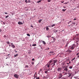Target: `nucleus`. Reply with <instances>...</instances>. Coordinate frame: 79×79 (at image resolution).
Masks as SVG:
<instances>
[{
	"mask_svg": "<svg viewBox=\"0 0 79 79\" xmlns=\"http://www.w3.org/2000/svg\"><path fill=\"white\" fill-rule=\"evenodd\" d=\"M5 14H6V15L8 14V13L7 12H4Z\"/></svg>",
	"mask_w": 79,
	"mask_h": 79,
	"instance_id": "obj_44",
	"label": "nucleus"
},
{
	"mask_svg": "<svg viewBox=\"0 0 79 79\" xmlns=\"http://www.w3.org/2000/svg\"><path fill=\"white\" fill-rule=\"evenodd\" d=\"M27 36H29V37H30V34H27Z\"/></svg>",
	"mask_w": 79,
	"mask_h": 79,
	"instance_id": "obj_32",
	"label": "nucleus"
},
{
	"mask_svg": "<svg viewBox=\"0 0 79 79\" xmlns=\"http://www.w3.org/2000/svg\"><path fill=\"white\" fill-rule=\"evenodd\" d=\"M35 60V59H34V58H33L32 59V61H34Z\"/></svg>",
	"mask_w": 79,
	"mask_h": 79,
	"instance_id": "obj_42",
	"label": "nucleus"
},
{
	"mask_svg": "<svg viewBox=\"0 0 79 79\" xmlns=\"http://www.w3.org/2000/svg\"><path fill=\"white\" fill-rule=\"evenodd\" d=\"M50 1H51V0H48V2H50Z\"/></svg>",
	"mask_w": 79,
	"mask_h": 79,
	"instance_id": "obj_41",
	"label": "nucleus"
},
{
	"mask_svg": "<svg viewBox=\"0 0 79 79\" xmlns=\"http://www.w3.org/2000/svg\"><path fill=\"white\" fill-rule=\"evenodd\" d=\"M69 77H70V76H72V73H69Z\"/></svg>",
	"mask_w": 79,
	"mask_h": 79,
	"instance_id": "obj_25",
	"label": "nucleus"
},
{
	"mask_svg": "<svg viewBox=\"0 0 79 79\" xmlns=\"http://www.w3.org/2000/svg\"><path fill=\"white\" fill-rule=\"evenodd\" d=\"M15 52H18V51H16V50H15Z\"/></svg>",
	"mask_w": 79,
	"mask_h": 79,
	"instance_id": "obj_54",
	"label": "nucleus"
},
{
	"mask_svg": "<svg viewBox=\"0 0 79 79\" xmlns=\"http://www.w3.org/2000/svg\"><path fill=\"white\" fill-rule=\"evenodd\" d=\"M6 43H7V44H10V42L9 41H7Z\"/></svg>",
	"mask_w": 79,
	"mask_h": 79,
	"instance_id": "obj_26",
	"label": "nucleus"
},
{
	"mask_svg": "<svg viewBox=\"0 0 79 79\" xmlns=\"http://www.w3.org/2000/svg\"><path fill=\"white\" fill-rule=\"evenodd\" d=\"M2 32V29H0V32Z\"/></svg>",
	"mask_w": 79,
	"mask_h": 79,
	"instance_id": "obj_53",
	"label": "nucleus"
},
{
	"mask_svg": "<svg viewBox=\"0 0 79 79\" xmlns=\"http://www.w3.org/2000/svg\"><path fill=\"white\" fill-rule=\"evenodd\" d=\"M35 76V74H34V78H35V77H37Z\"/></svg>",
	"mask_w": 79,
	"mask_h": 79,
	"instance_id": "obj_36",
	"label": "nucleus"
},
{
	"mask_svg": "<svg viewBox=\"0 0 79 79\" xmlns=\"http://www.w3.org/2000/svg\"><path fill=\"white\" fill-rule=\"evenodd\" d=\"M68 44H69V43L68 42H67V44H66V45H65V47H68Z\"/></svg>",
	"mask_w": 79,
	"mask_h": 79,
	"instance_id": "obj_15",
	"label": "nucleus"
},
{
	"mask_svg": "<svg viewBox=\"0 0 79 79\" xmlns=\"http://www.w3.org/2000/svg\"><path fill=\"white\" fill-rule=\"evenodd\" d=\"M65 73L64 74H67V73Z\"/></svg>",
	"mask_w": 79,
	"mask_h": 79,
	"instance_id": "obj_52",
	"label": "nucleus"
},
{
	"mask_svg": "<svg viewBox=\"0 0 79 79\" xmlns=\"http://www.w3.org/2000/svg\"><path fill=\"white\" fill-rule=\"evenodd\" d=\"M62 69L61 68H58L57 69L58 71H61V70Z\"/></svg>",
	"mask_w": 79,
	"mask_h": 79,
	"instance_id": "obj_7",
	"label": "nucleus"
},
{
	"mask_svg": "<svg viewBox=\"0 0 79 79\" xmlns=\"http://www.w3.org/2000/svg\"><path fill=\"white\" fill-rule=\"evenodd\" d=\"M67 64H68V65L69 64V63H67Z\"/></svg>",
	"mask_w": 79,
	"mask_h": 79,
	"instance_id": "obj_55",
	"label": "nucleus"
},
{
	"mask_svg": "<svg viewBox=\"0 0 79 79\" xmlns=\"http://www.w3.org/2000/svg\"><path fill=\"white\" fill-rule=\"evenodd\" d=\"M14 76L15 77L17 78V79H18V78H19V75L15 74L14 75Z\"/></svg>",
	"mask_w": 79,
	"mask_h": 79,
	"instance_id": "obj_5",
	"label": "nucleus"
},
{
	"mask_svg": "<svg viewBox=\"0 0 79 79\" xmlns=\"http://www.w3.org/2000/svg\"><path fill=\"white\" fill-rule=\"evenodd\" d=\"M31 64L32 65H34V62H31Z\"/></svg>",
	"mask_w": 79,
	"mask_h": 79,
	"instance_id": "obj_30",
	"label": "nucleus"
},
{
	"mask_svg": "<svg viewBox=\"0 0 79 79\" xmlns=\"http://www.w3.org/2000/svg\"><path fill=\"white\" fill-rule=\"evenodd\" d=\"M25 2H26V3H27V2H28L27 1V0H26L25 1Z\"/></svg>",
	"mask_w": 79,
	"mask_h": 79,
	"instance_id": "obj_35",
	"label": "nucleus"
},
{
	"mask_svg": "<svg viewBox=\"0 0 79 79\" xmlns=\"http://www.w3.org/2000/svg\"><path fill=\"white\" fill-rule=\"evenodd\" d=\"M11 47H12V48H15V46L14 44L11 45Z\"/></svg>",
	"mask_w": 79,
	"mask_h": 79,
	"instance_id": "obj_16",
	"label": "nucleus"
},
{
	"mask_svg": "<svg viewBox=\"0 0 79 79\" xmlns=\"http://www.w3.org/2000/svg\"><path fill=\"white\" fill-rule=\"evenodd\" d=\"M36 45H37V44H33V45H32V46L33 47H35V46H36Z\"/></svg>",
	"mask_w": 79,
	"mask_h": 79,
	"instance_id": "obj_18",
	"label": "nucleus"
},
{
	"mask_svg": "<svg viewBox=\"0 0 79 79\" xmlns=\"http://www.w3.org/2000/svg\"><path fill=\"white\" fill-rule=\"evenodd\" d=\"M62 41L64 42V40H63Z\"/></svg>",
	"mask_w": 79,
	"mask_h": 79,
	"instance_id": "obj_47",
	"label": "nucleus"
},
{
	"mask_svg": "<svg viewBox=\"0 0 79 79\" xmlns=\"http://www.w3.org/2000/svg\"><path fill=\"white\" fill-rule=\"evenodd\" d=\"M61 2L62 3H63L64 2V1H63V2L61 1Z\"/></svg>",
	"mask_w": 79,
	"mask_h": 79,
	"instance_id": "obj_56",
	"label": "nucleus"
},
{
	"mask_svg": "<svg viewBox=\"0 0 79 79\" xmlns=\"http://www.w3.org/2000/svg\"><path fill=\"white\" fill-rule=\"evenodd\" d=\"M64 4H68V2H65Z\"/></svg>",
	"mask_w": 79,
	"mask_h": 79,
	"instance_id": "obj_49",
	"label": "nucleus"
},
{
	"mask_svg": "<svg viewBox=\"0 0 79 79\" xmlns=\"http://www.w3.org/2000/svg\"><path fill=\"white\" fill-rule=\"evenodd\" d=\"M63 8H66V7L63 6Z\"/></svg>",
	"mask_w": 79,
	"mask_h": 79,
	"instance_id": "obj_50",
	"label": "nucleus"
},
{
	"mask_svg": "<svg viewBox=\"0 0 79 79\" xmlns=\"http://www.w3.org/2000/svg\"><path fill=\"white\" fill-rule=\"evenodd\" d=\"M75 60V58H74L73 59L71 60L72 61H73V60Z\"/></svg>",
	"mask_w": 79,
	"mask_h": 79,
	"instance_id": "obj_40",
	"label": "nucleus"
},
{
	"mask_svg": "<svg viewBox=\"0 0 79 79\" xmlns=\"http://www.w3.org/2000/svg\"><path fill=\"white\" fill-rule=\"evenodd\" d=\"M28 67H29L28 65H26V66H25V68H28Z\"/></svg>",
	"mask_w": 79,
	"mask_h": 79,
	"instance_id": "obj_27",
	"label": "nucleus"
},
{
	"mask_svg": "<svg viewBox=\"0 0 79 79\" xmlns=\"http://www.w3.org/2000/svg\"><path fill=\"white\" fill-rule=\"evenodd\" d=\"M41 41H42V43H43L44 45H46V43L45 41L42 40Z\"/></svg>",
	"mask_w": 79,
	"mask_h": 79,
	"instance_id": "obj_9",
	"label": "nucleus"
},
{
	"mask_svg": "<svg viewBox=\"0 0 79 79\" xmlns=\"http://www.w3.org/2000/svg\"><path fill=\"white\" fill-rule=\"evenodd\" d=\"M50 53H51L52 55H54V54H55V53H54V52H51L49 53V54H50Z\"/></svg>",
	"mask_w": 79,
	"mask_h": 79,
	"instance_id": "obj_8",
	"label": "nucleus"
},
{
	"mask_svg": "<svg viewBox=\"0 0 79 79\" xmlns=\"http://www.w3.org/2000/svg\"><path fill=\"white\" fill-rule=\"evenodd\" d=\"M18 56V54H16V55H14V57H16V56Z\"/></svg>",
	"mask_w": 79,
	"mask_h": 79,
	"instance_id": "obj_19",
	"label": "nucleus"
},
{
	"mask_svg": "<svg viewBox=\"0 0 79 79\" xmlns=\"http://www.w3.org/2000/svg\"><path fill=\"white\" fill-rule=\"evenodd\" d=\"M36 79H40V77H38L37 78H36Z\"/></svg>",
	"mask_w": 79,
	"mask_h": 79,
	"instance_id": "obj_46",
	"label": "nucleus"
},
{
	"mask_svg": "<svg viewBox=\"0 0 79 79\" xmlns=\"http://www.w3.org/2000/svg\"><path fill=\"white\" fill-rule=\"evenodd\" d=\"M64 70L66 72H67V71H68V68H65L64 69Z\"/></svg>",
	"mask_w": 79,
	"mask_h": 79,
	"instance_id": "obj_11",
	"label": "nucleus"
},
{
	"mask_svg": "<svg viewBox=\"0 0 79 79\" xmlns=\"http://www.w3.org/2000/svg\"><path fill=\"white\" fill-rule=\"evenodd\" d=\"M73 52V51H71L70 50H69V53H71V52Z\"/></svg>",
	"mask_w": 79,
	"mask_h": 79,
	"instance_id": "obj_29",
	"label": "nucleus"
},
{
	"mask_svg": "<svg viewBox=\"0 0 79 79\" xmlns=\"http://www.w3.org/2000/svg\"><path fill=\"white\" fill-rule=\"evenodd\" d=\"M31 27H33V26H31Z\"/></svg>",
	"mask_w": 79,
	"mask_h": 79,
	"instance_id": "obj_59",
	"label": "nucleus"
},
{
	"mask_svg": "<svg viewBox=\"0 0 79 79\" xmlns=\"http://www.w3.org/2000/svg\"><path fill=\"white\" fill-rule=\"evenodd\" d=\"M63 77V75H62V74L61 73H60L58 76V77L59 79H61V77Z\"/></svg>",
	"mask_w": 79,
	"mask_h": 79,
	"instance_id": "obj_4",
	"label": "nucleus"
},
{
	"mask_svg": "<svg viewBox=\"0 0 79 79\" xmlns=\"http://www.w3.org/2000/svg\"><path fill=\"white\" fill-rule=\"evenodd\" d=\"M71 21H70L68 23V24H69L70 23H71Z\"/></svg>",
	"mask_w": 79,
	"mask_h": 79,
	"instance_id": "obj_43",
	"label": "nucleus"
},
{
	"mask_svg": "<svg viewBox=\"0 0 79 79\" xmlns=\"http://www.w3.org/2000/svg\"><path fill=\"white\" fill-rule=\"evenodd\" d=\"M18 23L19 24H23V23H22L21 22H19Z\"/></svg>",
	"mask_w": 79,
	"mask_h": 79,
	"instance_id": "obj_13",
	"label": "nucleus"
},
{
	"mask_svg": "<svg viewBox=\"0 0 79 79\" xmlns=\"http://www.w3.org/2000/svg\"><path fill=\"white\" fill-rule=\"evenodd\" d=\"M73 24V25H75V24H76V23H75V22H73V23H72Z\"/></svg>",
	"mask_w": 79,
	"mask_h": 79,
	"instance_id": "obj_37",
	"label": "nucleus"
},
{
	"mask_svg": "<svg viewBox=\"0 0 79 79\" xmlns=\"http://www.w3.org/2000/svg\"><path fill=\"white\" fill-rule=\"evenodd\" d=\"M6 35H4V38H5L6 37Z\"/></svg>",
	"mask_w": 79,
	"mask_h": 79,
	"instance_id": "obj_48",
	"label": "nucleus"
},
{
	"mask_svg": "<svg viewBox=\"0 0 79 79\" xmlns=\"http://www.w3.org/2000/svg\"><path fill=\"white\" fill-rule=\"evenodd\" d=\"M79 52H78L77 54H76V56H78V55H79Z\"/></svg>",
	"mask_w": 79,
	"mask_h": 79,
	"instance_id": "obj_34",
	"label": "nucleus"
},
{
	"mask_svg": "<svg viewBox=\"0 0 79 79\" xmlns=\"http://www.w3.org/2000/svg\"><path fill=\"white\" fill-rule=\"evenodd\" d=\"M51 64V63H50V61H49V62L48 63L47 65H46V66H47V68H49L50 67V65Z\"/></svg>",
	"mask_w": 79,
	"mask_h": 79,
	"instance_id": "obj_3",
	"label": "nucleus"
},
{
	"mask_svg": "<svg viewBox=\"0 0 79 79\" xmlns=\"http://www.w3.org/2000/svg\"><path fill=\"white\" fill-rule=\"evenodd\" d=\"M79 57V55L77 57V58H78Z\"/></svg>",
	"mask_w": 79,
	"mask_h": 79,
	"instance_id": "obj_60",
	"label": "nucleus"
},
{
	"mask_svg": "<svg viewBox=\"0 0 79 79\" xmlns=\"http://www.w3.org/2000/svg\"><path fill=\"white\" fill-rule=\"evenodd\" d=\"M8 17H9V15H7V16H6L5 17V18H8Z\"/></svg>",
	"mask_w": 79,
	"mask_h": 79,
	"instance_id": "obj_31",
	"label": "nucleus"
},
{
	"mask_svg": "<svg viewBox=\"0 0 79 79\" xmlns=\"http://www.w3.org/2000/svg\"><path fill=\"white\" fill-rule=\"evenodd\" d=\"M56 62H58V60H50V63H51V65H52V68H54V66H55V63H56Z\"/></svg>",
	"mask_w": 79,
	"mask_h": 79,
	"instance_id": "obj_1",
	"label": "nucleus"
},
{
	"mask_svg": "<svg viewBox=\"0 0 79 79\" xmlns=\"http://www.w3.org/2000/svg\"><path fill=\"white\" fill-rule=\"evenodd\" d=\"M7 58H8V57H6V59H7Z\"/></svg>",
	"mask_w": 79,
	"mask_h": 79,
	"instance_id": "obj_61",
	"label": "nucleus"
},
{
	"mask_svg": "<svg viewBox=\"0 0 79 79\" xmlns=\"http://www.w3.org/2000/svg\"><path fill=\"white\" fill-rule=\"evenodd\" d=\"M10 44H11V45H13V43H10Z\"/></svg>",
	"mask_w": 79,
	"mask_h": 79,
	"instance_id": "obj_51",
	"label": "nucleus"
},
{
	"mask_svg": "<svg viewBox=\"0 0 79 79\" xmlns=\"http://www.w3.org/2000/svg\"><path fill=\"white\" fill-rule=\"evenodd\" d=\"M76 6H77L76 8H79V4L76 5Z\"/></svg>",
	"mask_w": 79,
	"mask_h": 79,
	"instance_id": "obj_12",
	"label": "nucleus"
},
{
	"mask_svg": "<svg viewBox=\"0 0 79 79\" xmlns=\"http://www.w3.org/2000/svg\"><path fill=\"white\" fill-rule=\"evenodd\" d=\"M66 9H62V11L64 12V11H66Z\"/></svg>",
	"mask_w": 79,
	"mask_h": 79,
	"instance_id": "obj_24",
	"label": "nucleus"
},
{
	"mask_svg": "<svg viewBox=\"0 0 79 79\" xmlns=\"http://www.w3.org/2000/svg\"><path fill=\"white\" fill-rule=\"evenodd\" d=\"M37 2L38 3H40V2H41V1H38Z\"/></svg>",
	"mask_w": 79,
	"mask_h": 79,
	"instance_id": "obj_33",
	"label": "nucleus"
},
{
	"mask_svg": "<svg viewBox=\"0 0 79 79\" xmlns=\"http://www.w3.org/2000/svg\"><path fill=\"white\" fill-rule=\"evenodd\" d=\"M9 46H10H10H11V45H10V44L9 45Z\"/></svg>",
	"mask_w": 79,
	"mask_h": 79,
	"instance_id": "obj_62",
	"label": "nucleus"
},
{
	"mask_svg": "<svg viewBox=\"0 0 79 79\" xmlns=\"http://www.w3.org/2000/svg\"><path fill=\"white\" fill-rule=\"evenodd\" d=\"M39 47H41V49H42V47L41 46L39 45Z\"/></svg>",
	"mask_w": 79,
	"mask_h": 79,
	"instance_id": "obj_39",
	"label": "nucleus"
},
{
	"mask_svg": "<svg viewBox=\"0 0 79 79\" xmlns=\"http://www.w3.org/2000/svg\"><path fill=\"white\" fill-rule=\"evenodd\" d=\"M43 78L44 79H46V77L45 76H44V77H43Z\"/></svg>",
	"mask_w": 79,
	"mask_h": 79,
	"instance_id": "obj_45",
	"label": "nucleus"
},
{
	"mask_svg": "<svg viewBox=\"0 0 79 79\" xmlns=\"http://www.w3.org/2000/svg\"><path fill=\"white\" fill-rule=\"evenodd\" d=\"M2 24H4V25H5V22H3V23H2Z\"/></svg>",
	"mask_w": 79,
	"mask_h": 79,
	"instance_id": "obj_38",
	"label": "nucleus"
},
{
	"mask_svg": "<svg viewBox=\"0 0 79 79\" xmlns=\"http://www.w3.org/2000/svg\"><path fill=\"white\" fill-rule=\"evenodd\" d=\"M41 21H42V19H40L39 21L38 22L40 23H41Z\"/></svg>",
	"mask_w": 79,
	"mask_h": 79,
	"instance_id": "obj_23",
	"label": "nucleus"
},
{
	"mask_svg": "<svg viewBox=\"0 0 79 79\" xmlns=\"http://www.w3.org/2000/svg\"><path fill=\"white\" fill-rule=\"evenodd\" d=\"M69 69H72V68H73V66H70L69 67Z\"/></svg>",
	"mask_w": 79,
	"mask_h": 79,
	"instance_id": "obj_22",
	"label": "nucleus"
},
{
	"mask_svg": "<svg viewBox=\"0 0 79 79\" xmlns=\"http://www.w3.org/2000/svg\"><path fill=\"white\" fill-rule=\"evenodd\" d=\"M52 42L53 43V42H55V38H54L53 37H52Z\"/></svg>",
	"mask_w": 79,
	"mask_h": 79,
	"instance_id": "obj_6",
	"label": "nucleus"
},
{
	"mask_svg": "<svg viewBox=\"0 0 79 79\" xmlns=\"http://www.w3.org/2000/svg\"><path fill=\"white\" fill-rule=\"evenodd\" d=\"M66 79V78H64V79Z\"/></svg>",
	"mask_w": 79,
	"mask_h": 79,
	"instance_id": "obj_64",
	"label": "nucleus"
},
{
	"mask_svg": "<svg viewBox=\"0 0 79 79\" xmlns=\"http://www.w3.org/2000/svg\"><path fill=\"white\" fill-rule=\"evenodd\" d=\"M55 26V24H54L53 25H52L51 27H54V26Z\"/></svg>",
	"mask_w": 79,
	"mask_h": 79,
	"instance_id": "obj_20",
	"label": "nucleus"
},
{
	"mask_svg": "<svg viewBox=\"0 0 79 79\" xmlns=\"http://www.w3.org/2000/svg\"><path fill=\"white\" fill-rule=\"evenodd\" d=\"M46 30L48 31L49 30V28H48V27H47L46 28Z\"/></svg>",
	"mask_w": 79,
	"mask_h": 79,
	"instance_id": "obj_17",
	"label": "nucleus"
},
{
	"mask_svg": "<svg viewBox=\"0 0 79 79\" xmlns=\"http://www.w3.org/2000/svg\"><path fill=\"white\" fill-rule=\"evenodd\" d=\"M10 55V54H8V56H9Z\"/></svg>",
	"mask_w": 79,
	"mask_h": 79,
	"instance_id": "obj_63",
	"label": "nucleus"
},
{
	"mask_svg": "<svg viewBox=\"0 0 79 79\" xmlns=\"http://www.w3.org/2000/svg\"><path fill=\"white\" fill-rule=\"evenodd\" d=\"M74 20H76V19H74Z\"/></svg>",
	"mask_w": 79,
	"mask_h": 79,
	"instance_id": "obj_57",
	"label": "nucleus"
},
{
	"mask_svg": "<svg viewBox=\"0 0 79 79\" xmlns=\"http://www.w3.org/2000/svg\"><path fill=\"white\" fill-rule=\"evenodd\" d=\"M52 69H53V68H52V67H51V68H49L47 70L48 71H51V70H52Z\"/></svg>",
	"mask_w": 79,
	"mask_h": 79,
	"instance_id": "obj_10",
	"label": "nucleus"
},
{
	"mask_svg": "<svg viewBox=\"0 0 79 79\" xmlns=\"http://www.w3.org/2000/svg\"><path fill=\"white\" fill-rule=\"evenodd\" d=\"M47 37L48 38H50V37H51V36L50 35H48L47 36Z\"/></svg>",
	"mask_w": 79,
	"mask_h": 79,
	"instance_id": "obj_21",
	"label": "nucleus"
},
{
	"mask_svg": "<svg viewBox=\"0 0 79 79\" xmlns=\"http://www.w3.org/2000/svg\"><path fill=\"white\" fill-rule=\"evenodd\" d=\"M69 63H70V64H71V61H69Z\"/></svg>",
	"mask_w": 79,
	"mask_h": 79,
	"instance_id": "obj_58",
	"label": "nucleus"
},
{
	"mask_svg": "<svg viewBox=\"0 0 79 79\" xmlns=\"http://www.w3.org/2000/svg\"><path fill=\"white\" fill-rule=\"evenodd\" d=\"M75 44H73L72 45L69 46V48L70 50H74L75 48Z\"/></svg>",
	"mask_w": 79,
	"mask_h": 79,
	"instance_id": "obj_2",
	"label": "nucleus"
},
{
	"mask_svg": "<svg viewBox=\"0 0 79 79\" xmlns=\"http://www.w3.org/2000/svg\"><path fill=\"white\" fill-rule=\"evenodd\" d=\"M53 31L55 32H58V31H57V30L55 29H54Z\"/></svg>",
	"mask_w": 79,
	"mask_h": 79,
	"instance_id": "obj_14",
	"label": "nucleus"
},
{
	"mask_svg": "<svg viewBox=\"0 0 79 79\" xmlns=\"http://www.w3.org/2000/svg\"><path fill=\"white\" fill-rule=\"evenodd\" d=\"M48 71V70H47V71H45V73L46 74H47V73Z\"/></svg>",
	"mask_w": 79,
	"mask_h": 79,
	"instance_id": "obj_28",
	"label": "nucleus"
}]
</instances>
